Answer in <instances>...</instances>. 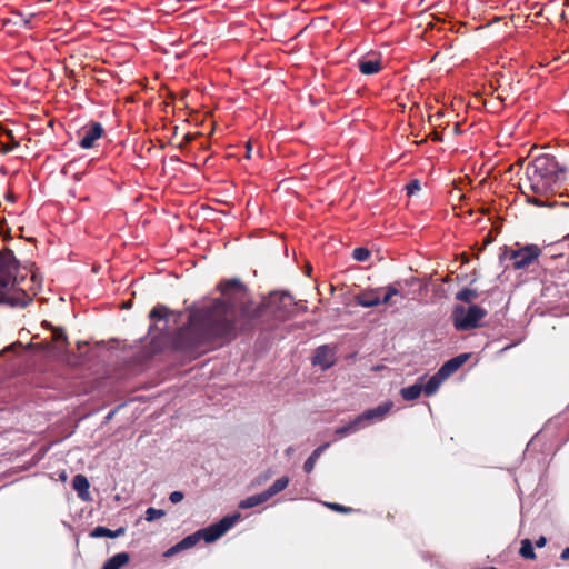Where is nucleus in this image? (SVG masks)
Instances as JSON below:
<instances>
[{"label": "nucleus", "instance_id": "f257e3e1", "mask_svg": "<svg viewBox=\"0 0 569 569\" xmlns=\"http://www.w3.org/2000/svg\"><path fill=\"white\" fill-rule=\"evenodd\" d=\"M217 289L221 297L202 306L188 307L187 323L173 332L167 330V325L176 311L166 305H156L148 315L151 323L147 337L139 340L143 349L148 347L142 356L166 350L212 351L231 342L240 331L264 330L284 321L297 307L288 292H272L254 306L249 290L238 279L223 280Z\"/></svg>", "mask_w": 569, "mask_h": 569}, {"label": "nucleus", "instance_id": "f03ea898", "mask_svg": "<svg viewBox=\"0 0 569 569\" xmlns=\"http://www.w3.org/2000/svg\"><path fill=\"white\" fill-rule=\"evenodd\" d=\"M527 188L533 193L530 197L523 189L527 202L537 207H552L549 198L560 192L567 180V170L553 156L541 154L536 157L526 167Z\"/></svg>", "mask_w": 569, "mask_h": 569}, {"label": "nucleus", "instance_id": "7ed1b4c3", "mask_svg": "<svg viewBox=\"0 0 569 569\" xmlns=\"http://www.w3.org/2000/svg\"><path fill=\"white\" fill-rule=\"evenodd\" d=\"M542 250L537 244H525L518 249L503 246L500 248L499 261L502 263L506 259L512 261L515 270L526 269L538 260Z\"/></svg>", "mask_w": 569, "mask_h": 569}, {"label": "nucleus", "instance_id": "20e7f679", "mask_svg": "<svg viewBox=\"0 0 569 569\" xmlns=\"http://www.w3.org/2000/svg\"><path fill=\"white\" fill-rule=\"evenodd\" d=\"M487 316V310L478 305H471L466 308L456 306L452 311L453 325L457 330L467 331L481 326V321Z\"/></svg>", "mask_w": 569, "mask_h": 569}, {"label": "nucleus", "instance_id": "39448f33", "mask_svg": "<svg viewBox=\"0 0 569 569\" xmlns=\"http://www.w3.org/2000/svg\"><path fill=\"white\" fill-rule=\"evenodd\" d=\"M19 266V261L12 252L0 256V302L4 300L9 290L16 286Z\"/></svg>", "mask_w": 569, "mask_h": 569}, {"label": "nucleus", "instance_id": "423d86ee", "mask_svg": "<svg viewBox=\"0 0 569 569\" xmlns=\"http://www.w3.org/2000/svg\"><path fill=\"white\" fill-rule=\"evenodd\" d=\"M83 346L88 347V349L84 351H82V343L78 342V349L81 352L80 356H83V353H92L93 356H98V355L104 353V352H112V351L129 352L132 350L131 346L127 345L126 342H121L117 339H111L108 342L97 341L93 345L83 342Z\"/></svg>", "mask_w": 569, "mask_h": 569}, {"label": "nucleus", "instance_id": "0eeeda50", "mask_svg": "<svg viewBox=\"0 0 569 569\" xmlns=\"http://www.w3.org/2000/svg\"><path fill=\"white\" fill-rule=\"evenodd\" d=\"M104 133V129L101 123L91 121L83 126L78 132L79 146L82 149H91L94 143Z\"/></svg>", "mask_w": 569, "mask_h": 569}, {"label": "nucleus", "instance_id": "6e6552de", "mask_svg": "<svg viewBox=\"0 0 569 569\" xmlns=\"http://www.w3.org/2000/svg\"><path fill=\"white\" fill-rule=\"evenodd\" d=\"M44 346L50 356H60L67 350L68 337L62 328H52L50 340H44L36 346Z\"/></svg>", "mask_w": 569, "mask_h": 569}, {"label": "nucleus", "instance_id": "1a4fd4ad", "mask_svg": "<svg viewBox=\"0 0 569 569\" xmlns=\"http://www.w3.org/2000/svg\"><path fill=\"white\" fill-rule=\"evenodd\" d=\"M382 291L383 288L366 289L355 296V301L361 307H376L381 303Z\"/></svg>", "mask_w": 569, "mask_h": 569}, {"label": "nucleus", "instance_id": "9d476101", "mask_svg": "<svg viewBox=\"0 0 569 569\" xmlns=\"http://www.w3.org/2000/svg\"><path fill=\"white\" fill-rule=\"evenodd\" d=\"M72 488L74 491H77V495L81 500H83V501L91 500L90 492H89L90 482L84 475L78 473L72 478Z\"/></svg>", "mask_w": 569, "mask_h": 569}, {"label": "nucleus", "instance_id": "9b49d317", "mask_svg": "<svg viewBox=\"0 0 569 569\" xmlns=\"http://www.w3.org/2000/svg\"><path fill=\"white\" fill-rule=\"evenodd\" d=\"M393 407V402L388 400L375 408H369L363 411V418L367 419L368 422H372L375 420H380L385 418V416L391 410Z\"/></svg>", "mask_w": 569, "mask_h": 569}, {"label": "nucleus", "instance_id": "f8f14e48", "mask_svg": "<svg viewBox=\"0 0 569 569\" xmlns=\"http://www.w3.org/2000/svg\"><path fill=\"white\" fill-rule=\"evenodd\" d=\"M194 533L198 535L199 542L201 540H204V542L207 543H213L223 536L219 530L218 525H216V522L204 528L198 529L197 531H194Z\"/></svg>", "mask_w": 569, "mask_h": 569}, {"label": "nucleus", "instance_id": "ddd939ff", "mask_svg": "<svg viewBox=\"0 0 569 569\" xmlns=\"http://www.w3.org/2000/svg\"><path fill=\"white\" fill-rule=\"evenodd\" d=\"M426 375L418 378V380L408 387H403L400 389V396L406 401L417 400L421 393H423L422 381L425 380Z\"/></svg>", "mask_w": 569, "mask_h": 569}, {"label": "nucleus", "instance_id": "4468645a", "mask_svg": "<svg viewBox=\"0 0 569 569\" xmlns=\"http://www.w3.org/2000/svg\"><path fill=\"white\" fill-rule=\"evenodd\" d=\"M469 358H449L439 369L438 373L443 380H447L452 373H455Z\"/></svg>", "mask_w": 569, "mask_h": 569}, {"label": "nucleus", "instance_id": "2eb2a0df", "mask_svg": "<svg viewBox=\"0 0 569 569\" xmlns=\"http://www.w3.org/2000/svg\"><path fill=\"white\" fill-rule=\"evenodd\" d=\"M130 553L127 551L118 552L108 558L101 569H121L130 561Z\"/></svg>", "mask_w": 569, "mask_h": 569}, {"label": "nucleus", "instance_id": "dca6fc26", "mask_svg": "<svg viewBox=\"0 0 569 569\" xmlns=\"http://www.w3.org/2000/svg\"><path fill=\"white\" fill-rule=\"evenodd\" d=\"M127 529L126 527H119L116 530H111L103 526H97L90 531V537L92 538H110L116 539L118 537H121L126 533Z\"/></svg>", "mask_w": 569, "mask_h": 569}, {"label": "nucleus", "instance_id": "f3484780", "mask_svg": "<svg viewBox=\"0 0 569 569\" xmlns=\"http://www.w3.org/2000/svg\"><path fill=\"white\" fill-rule=\"evenodd\" d=\"M359 71L362 74L371 76L378 73L382 69L381 59L360 60L358 62Z\"/></svg>", "mask_w": 569, "mask_h": 569}, {"label": "nucleus", "instance_id": "a211bd4d", "mask_svg": "<svg viewBox=\"0 0 569 569\" xmlns=\"http://www.w3.org/2000/svg\"><path fill=\"white\" fill-rule=\"evenodd\" d=\"M329 446H330L329 442H325V443L320 445L319 447H317L311 452V455L307 458V460L303 463V471L306 473H310L313 470L317 460L329 448Z\"/></svg>", "mask_w": 569, "mask_h": 569}, {"label": "nucleus", "instance_id": "6ab92c4d", "mask_svg": "<svg viewBox=\"0 0 569 569\" xmlns=\"http://www.w3.org/2000/svg\"><path fill=\"white\" fill-rule=\"evenodd\" d=\"M242 518L239 511L223 516L216 522L222 535L229 531Z\"/></svg>", "mask_w": 569, "mask_h": 569}, {"label": "nucleus", "instance_id": "aec40b11", "mask_svg": "<svg viewBox=\"0 0 569 569\" xmlns=\"http://www.w3.org/2000/svg\"><path fill=\"white\" fill-rule=\"evenodd\" d=\"M2 134L8 138V142H0V153L7 154L11 152L13 149L20 146L19 141L16 139L12 130L7 128H0Z\"/></svg>", "mask_w": 569, "mask_h": 569}, {"label": "nucleus", "instance_id": "412c9836", "mask_svg": "<svg viewBox=\"0 0 569 569\" xmlns=\"http://www.w3.org/2000/svg\"><path fill=\"white\" fill-rule=\"evenodd\" d=\"M443 381L445 380L438 372L432 375L426 383L422 382L425 396L430 397L435 395Z\"/></svg>", "mask_w": 569, "mask_h": 569}, {"label": "nucleus", "instance_id": "4be33fe9", "mask_svg": "<svg viewBox=\"0 0 569 569\" xmlns=\"http://www.w3.org/2000/svg\"><path fill=\"white\" fill-rule=\"evenodd\" d=\"M268 500L269 499L266 496L264 491H262L260 493L247 497L246 499L241 500L239 502V508L240 509H250V508L260 506V505L267 502Z\"/></svg>", "mask_w": 569, "mask_h": 569}, {"label": "nucleus", "instance_id": "5701e85b", "mask_svg": "<svg viewBox=\"0 0 569 569\" xmlns=\"http://www.w3.org/2000/svg\"><path fill=\"white\" fill-rule=\"evenodd\" d=\"M289 482L290 479L288 476H283L277 479L267 490H264V493L268 497V499L283 491L288 487Z\"/></svg>", "mask_w": 569, "mask_h": 569}, {"label": "nucleus", "instance_id": "b1692460", "mask_svg": "<svg viewBox=\"0 0 569 569\" xmlns=\"http://www.w3.org/2000/svg\"><path fill=\"white\" fill-rule=\"evenodd\" d=\"M521 546L519 549V555L527 560H535L537 555L535 552L533 543L529 538H525L521 540Z\"/></svg>", "mask_w": 569, "mask_h": 569}, {"label": "nucleus", "instance_id": "393cba45", "mask_svg": "<svg viewBox=\"0 0 569 569\" xmlns=\"http://www.w3.org/2000/svg\"><path fill=\"white\" fill-rule=\"evenodd\" d=\"M198 542V535L193 532L182 538L180 541L176 543V546L179 549V551L182 552L194 547Z\"/></svg>", "mask_w": 569, "mask_h": 569}, {"label": "nucleus", "instance_id": "a878e982", "mask_svg": "<svg viewBox=\"0 0 569 569\" xmlns=\"http://www.w3.org/2000/svg\"><path fill=\"white\" fill-rule=\"evenodd\" d=\"M310 360L313 367H320L322 371L336 363V358H310Z\"/></svg>", "mask_w": 569, "mask_h": 569}, {"label": "nucleus", "instance_id": "bb28decb", "mask_svg": "<svg viewBox=\"0 0 569 569\" xmlns=\"http://www.w3.org/2000/svg\"><path fill=\"white\" fill-rule=\"evenodd\" d=\"M478 297V292L472 289L465 288L457 292L456 299L462 302H470L472 299Z\"/></svg>", "mask_w": 569, "mask_h": 569}, {"label": "nucleus", "instance_id": "cd10ccee", "mask_svg": "<svg viewBox=\"0 0 569 569\" xmlns=\"http://www.w3.org/2000/svg\"><path fill=\"white\" fill-rule=\"evenodd\" d=\"M166 516V511L163 509H157L153 507H149L144 512V519L148 522H152L157 519H160Z\"/></svg>", "mask_w": 569, "mask_h": 569}, {"label": "nucleus", "instance_id": "c85d7f7f", "mask_svg": "<svg viewBox=\"0 0 569 569\" xmlns=\"http://www.w3.org/2000/svg\"><path fill=\"white\" fill-rule=\"evenodd\" d=\"M371 256V252L365 247H358L352 251V258L357 261H367Z\"/></svg>", "mask_w": 569, "mask_h": 569}, {"label": "nucleus", "instance_id": "c756f323", "mask_svg": "<svg viewBox=\"0 0 569 569\" xmlns=\"http://www.w3.org/2000/svg\"><path fill=\"white\" fill-rule=\"evenodd\" d=\"M325 506L327 508H329L330 510L340 512V513H351L353 511L352 508L346 507V506L337 503V502H326Z\"/></svg>", "mask_w": 569, "mask_h": 569}, {"label": "nucleus", "instance_id": "7c9ffc66", "mask_svg": "<svg viewBox=\"0 0 569 569\" xmlns=\"http://www.w3.org/2000/svg\"><path fill=\"white\" fill-rule=\"evenodd\" d=\"M367 419L363 418V412L360 413L359 416H357L355 419H352L351 421H349L350 426H352V429L356 431H358L359 429L363 428L367 423Z\"/></svg>", "mask_w": 569, "mask_h": 569}, {"label": "nucleus", "instance_id": "2f4dec72", "mask_svg": "<svg viewBox=\"0 0 569 569\" xmlns=\"http://www.w3.org/2000/svg\"><path fill=\"white\" fill-rule=\"evenodd\" d=\"M355 430L352 429V426H350V423H346L343 426H340L338 428H336L335 430V433L339 437V438H343V437H347L351 433H353Z\"/></svg>", "mask_w": 569, "mask_h": 569}, {"label": "nucleus", "instance_id": "473e14b6", "mask_svg": "<svg viewBox=\"0 0 569 569\" xmlns=\"http://www.w3.org/2000/svg\"><path fill=\"white\" fill-rule=\"evenodd\" d=\"M407 193L408 196H412L413 193H416V191H419L420 190V182L419 180H412L410 181L407 187Z\"/></svg>", "mask_w": 569, "mask_h": 569}, {"label": "nucleus", "instance_id": "72a5a7b5", "mask_svg": "<svg viewBox=\"0 0 569 569\" xmlns=\"http://www.w3.org/2000/svg\"><path fill=\"white\" fill-rule=\"evenodd\" d=\"M183 498H184V493L180 490L172 491L169 495L170 502H172L174 505L181 502L183 500Z\"/></svg>", "mask_w": 569, "mask_h": 569}, {"label": "nucleus", "instance_id": "f704fd0d", "mask_svg": "<svg viewBox=\"0 0 569 569\" xmlns=\"http://www.w3.org/2000/svg\"><path fill=\"white\" fill-rule=\"evenodd\" d=\"M123 407H124V403H120V405H119V406H117L114 409H112V410H111V411H110V412L104 417L102 425H107V423H109V422L113 419L114 415H116V413H117L121 408H123Z\"/></svg>", "mask_w": 569, "mask_h": 569}, {"label": "nucleus", "instance_id": "c9c22d12", "mask_svg": "<svg viewBox=\"0 0 569 569\" xmlns=\"http://www.w3.org/2000/svg\"><path fill=\"white\" fill-rule=\"evenodd\" d=\"M198 136H201L200 132H197V133H187L184 137H183V141L179 144L180 148H183L186 144H189L191 143L196 137Z\"/></svg>", "mask_w": 569, "mask_h": 569}, {"label": "nucleus", "instance_id": "e433bc0d", "mask_svg": "<svg viewBox=\"0 0 569 569\" xmlns=\"http://www.w3.org/2000/svg\"><path fill=\"white\" fill-rule=\"evenodd\" d=\"M332 352H333V350L329 346L325 345V346H320L319 348H317L315 356H318V357L328 356L329 353H332Z\"/></svg>", "mask_w": 569, "mask_h": 569}, {"label": "nucleus", "instance_id": "4c0bfd02", "mask_svg": "<svg viewBox=\"0 0 569 569\" xmlns=\"http://www.w3.org/2000/svg\"><path fill=\"white\" fill-rule=\"evenodd\" d=\"M180 553L179 549L177 548L176 545H173L172 547H170L169 549H167L164 552H163V557L164 558H170V557H173L176 555Z\"/></svg>", "mask_w": 569, "mask_h": 569}, {"label": "nucleus", "instance_id": "58836bf2", "mask_svg": "<svg viewBox=\"0 0 569 569\" xmlns=\"http://www.w3.org/2000/svg\"><path fill=\"white\" fill-rule=\"evenodd\" d=\"M383 291L389 293L391 297L400 295V290L397 288L396 284H390V286L383 288Z\"/></svg>", "mask_w": 569, "mask_h": 569}, {"label": "nucleus", "instance_id": "ea45409f", "mask_svg": "<svg viewBox=\"0 0 569 569\" xmlns=\"http://www.w3.org/2000/svg\"><path fill=\"white\" fill-rule=\"evenodd\" d=\"M546 543H547V538H546L545 536H540V537L536 540V542H535V545H536V547H537V548H542V547H545V546H546Z\"/></svg>", "mask_w": 569, "mask_h": 569}, {"label": "nucleus", "instance_id": "a19ab883", "mask_svg": "<svg viewBox=\"0 0 569 569\" xmlns=\"http://www.w3.org/2000/svg\"><path fill=\"white\" fill-rule=\"evenodd\" d=\"M270 478L269 472L261 473L257 477V482L262 483L263 481H267Z\"/></svg>", "mask_w": 569, "mask_h": 569}, {"label": "nucleus", "instance_id": "79ce46f5", "mask_svg": "<svg viewBox=\"0 0 569 569\" xmlns=\"http://www.w3.org/2000/svg\"><path fill=\"white\" fill-rule=\"evenodd\" d=\"M391 296L385 291V295L381 296V303L388 305L391 301Z\"/></svg>", "mask_w": 569, "mask_h": 569}, {"label": "nucleus", "instance_id": "37998d69", "mask_svg": "<svg viewBox=\"0 0 569 569\" xmlns=\"http://www.w3.org/2000/svg\"><path fill=\"white\" fill-rule=\"evenodd\" d=\"M560 558H561L562 560H569V547L565 548V549L561 551Z\"/></svg>", "mask_w": 569, "mask_h": 569}, {"label": "nucleus", "instance_id": "c03bdc74", "mask_svg": "<svg viewBox=\"0 0 569 569\" xmlns=\"http://www.w3.org/2000/svg\"><path fill=\"white\" fill-rule=\"evenodd\" d=\"M16 347H17V345H16V343H13V345H11L10 347H8V348H6V349L1 350V351H0V356H2V355H3L4 352H7V351L14 350V349H16Z\"/></svg>", "mask_w": 569, "mask_h": 569}, {"label": "nucleus", "instance_id": "a18cd8bd", "mask_svg": "<svg viewBox=\"0 0 569 569\" xmlns=\"http://www.w3.org/2000/svg\"><path fill=\"white\" fill-rule=\"evenodd\" d=\"M246 148H247V154H246V157H247V158H250V157H251V156H250V152H251V150H252L251 142H248V143H247V146H246Z\"/></svg>", "mask_w": 569, "mask_h": 569}, {"label": "nucleus", "instance_id": "49530a36", "mask_svg": "<svg viewBox=\"0 0 569 569\" xmlns=\"http://www.w3.org/2000/svg\"><path fill=\"white\" fill-rule=\"evenodd\" d=\"M383 369H386V366H382V365H377V366H372V367H371V370H375V371H377V370H383Z\"/></svg>", "mask_w": 569, "mask_h": 569}, {"label": "nucleus", "instance_id": "de8ad7c7", "mask_svg": "<svg viewBox=\"0 0 569 569\" xmlns=\"http://www.w3.org/2000/svg\"><path fill=\"white\" fill-rule=\"evenodd\" d=\"M295 449L293 447H288L286 450H284V453L286 456H291L293 453Z\"/></svg>", "mask_w": 569, "mask_h": 569}, {"label": "nucleus", "instance_id": "09e8293b", "mask_svg": "<svg viewBox=\"0 0 569 569\" xmlns=\"http://www.w3.org/2000/svg\"><path fill=\"white\" fill-rule=\"evenodd\" d=\"M18 346L22 349V353L20 356H26L27 349L22 347V343H19Z\"/></svg>", "mask_w": 569, "mask_h": 569}, {"label": "nucleus", "instance_id": "8fccbe9b", "mask_svg": "<svg viewBox=\"0 0 569 569\" xmlns=\"http://www.w3.org/2000/svg\"><path fill=\"white\" fill-rule=\"evenodd\" d=\"M184 360H188V361H182V365H186V363H189L191 362V360H193L194 358L193 357H190V358H183Z\"/></svg>", "mask_w": 569, "mask_h": 569}, {"label": "nucleus", "instance_id": "3c124183", "mask_svg": "<svg viewBox=\"0 0 569 569\" xmlns=\"http://www.w3.org/2000/svg\"><path fill=\"white\" fill-rule=\"evenodd\" d=\"M491 242V239L490 237L488 236L486 239H485V242H483V246H487L488 243Z\"/></svg>", "mask_w": 569, "mask_h": 569}, {"label": "nucleus", "instance_id": "603ef678", "mask_svg": "<svg viewBox=\"0 0 569 569\" xmlns=\"http://www.w3.org/2000/svg\"><path fill=\"white\" fill-rule=\"evenodd\" d=\"M60 478H61L62 480H66L67 475H66V472H64V471H62V472H61Z\"/></svg>", "mask_w": 569, "mask_h": 569}, {"label": "nucleus", "instance_id": "864d4df0", "mask_svg": "<svg viewBox=\"0 0 569 569\" xmlns=\"http://www.w3.org/2000/svg\"><path fill=\"white\" fill-rule=\"evenodd\" d=\"M460 356L467 357V356H472V353H470V352H465V353H461Z\"/></svg>", "mask_w": 569, "mask_h": 569}, {"label": "nucleus", "instance_id": "5fc2aeb1", "mask_svg": "<svg viewBox=\"0 0 569 569\" xmlns=\"http://www.w3.org/2000/svg\"><path fill=\"white\" fill-rule=\"evenodd\" d=\"M468 261H469V259L466 256H463L462 257V262H468Z\"/></svg>", "mask_w": 569, "mask_h": 569}, {"label": "nucleus", "instance_id": "6e6d98bb", "mask_svg": "<svg viewBox=\"0 0 569 569\" xmlns=\"http://www.w3.org/2000/svg\"><path fill=\"white\" fill-rule=\"evenodd\" d=\"M382 359L383 360H389L390 358L383 357ZM392 359L395 360L396 358H392Z\"/></svg>", "mask_w": 569, "mask_h": 569}, {"label": "nucleus", "instance_id": "4d7b16f0", "mask_svg": "<svg viewBox=\"0 0 569 569\" xmlns=\"http://www.w3.org/2000/svg\"><path fill=\"white\" fill-rule=\"evenodd\" d=\"M0 142H3V139H0Z\"/></svg>", "mask_w": 569, "mask_h": 569}]
</instances>
